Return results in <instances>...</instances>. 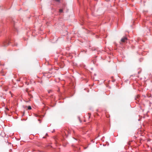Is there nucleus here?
I'll list each match as a JSON object with an SVG mask.
<instances>
[{
    "label": "nucleus",
    "instance_id": "obj_1",
    "mask_svg": "<svg viewBox=\"0 0 152 152\" xmlns=\"http://www.w3.org/2000/svg\"><path fill=\"white\" fill-rule=\"evenodd\" d=\"M127 40V38L126 37H124L121 39L120 43L121 44L125 43L126 42Z\"/></svg>",
    "mask_w": 152,
    "mask_h": 152
},
{
    "label": "nucleus",
    "instance_id": "obj_2",
    "mask_svg": "<svg viewBox=\"0 0 152 152\" xmlns=\"http://www.w3.org/2000/svg\"><path fill=\"white\" fill-rule=\"evenodd\" d=\"M8 45V43L7 41H5L3 44V46L4 47H7Z\"/></svg>",
    "mask_w": 152,
    "mask_h": 152
},
{
    "label": "nucleus",
    "instance_id": "obj_3",
    "mask_svg": "<svg viewBox=\"0 0 152 152\" xmlns=\"http://www.w3.org/2000/svg\"><path fill=\"white\" fill-rule=\"evenodd\" d=\"M28 110H31V108L30 106H28Z\"/></svg>",
    "mask_w": 152,
    "mask_h": 152
},
{
    "label": "nucleus",
    "instance_id": "obj_4",
    "mask_svg": "<svg viewBox=\"0 0 152 152\" xmlns=\"http://www.w3.org/2000/svg\"><path fill=\"white\" fill-rule=\"evenodd\" d=\"M59 12L60 13H61L63 12V10L62 9H60L59 10Z\"/></svg>",
    "mask_w": 152,
    "mask_h": 152
},
{
    "label": "nucleus",
    "instance_id": "obj_5",
    "mask_svg": "<svg viewBox=\"0 0 152 152\" xmlns=\"http://www.w3.org/2000/svg\"><path fill=\"white\" fill-rule=\"evenodd\" d=\"M28 95H29V96L30 97V98H32V95L31 94H28Z\"/></svg>",
    "mask_w": 152,
    "mask_h": 152
},
{
    "label": "nucleus",
    "instance_id": "obj_6",
    "mask_svg": "<svg viewBox=\"0 0 152 152\" xmlns=\"http://www.w3.org/2000/svg\"><path fill=\"white\" fill-rule=\"evenodd\" d=\"M88 114L89 115V118L90 117L91 114L90 113H88Z\"/></svg>",
    "mask_w": 152,
    "mask_h": 152
},
{
    "label": "nucleus",
    "instance_id": "obj_7",
    "mask_svg": "<svg viewBox=\"0 0 152 152\" xmlns=\"http://www.w3.org/2000/svg\"><path fill=\"white\" fill-rule=\"evenodd\" d=\"M55 0L57 2H59L60 1V0Z\"/></svg>",
    "mask_w": 152,
    "mask_h": 152
},
{
    "label": "nucleus",
    "instance_id": "obj_8",
    "mask_svg": "<svg viewBox=\"0 0 152 152\" xmlns=\"http://www.w3.org/2000/svg\"><path fill=\"white\" fill-rule=\"evenodd\" d=\"M50 91H48V93H50Z\"/></svg>",
    "mask_w": 152,
    "mask_h": 152
},
{
    "label": "nucleus",
    "instance_id": "obj_9",
    "mask_svg": "<svg viewBox=\"0 0 152 152\" xmlns=\"http://www.w3.org/2000/svg\"><path fill=\"white\" fill-rule=\"evenodd\" d=\"M20 79H19V80H18V81H20Z\"/></svg>",
    "mask_w": 152,
    "mask_h": 152
}]
</instances>
